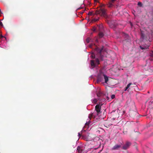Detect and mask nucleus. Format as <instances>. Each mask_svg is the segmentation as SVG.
<instances>
[{
    "instance_id": "1",
    "label": "nucleus",
    "mask_w": 153,
    "mask_h": 153,
    "mask_svg": "<svg viewBox=\"0 0 153 153\" xmlns=\"http://www.w3.org/2000/svg\"><path fill=\"white\" fill-rule=\"evenodd\" d=\"M98 14L100 15L101 16L104 17H106V10L105 9L101 8L99 10H96L95 13H93L92 12H89L88 14V15L89 16L93 15L94 16L95 15Z\"/></svg>"
},
{
    "instance_id": "2",
    "label": "nucleus",
    "mask_w": 153,
    "mask_h": 153,
    "mask_svg": "<svg viewBox=\"0 0 153 153\" xmlns=\"http://www.w3.org/2000/svg\"><path fill=\"white\" fill-rule=\"evenodd\" d=\"M103 49V46H102L101 48H99L98 47H97L95 48V50L98 53V54L99 55V58L102 60V58L103 57V56L101 55V53Z\"/></svg>"
},
{
    "instance_id": "3",
    "label": "nucleus",
    "mask_w": 153,
    "mask_h": 153,
    "mask_svg": "<svg viewBox=\"0 0 153 153\" xmlns=\"http://www.w3.org/2000/svg\"><path fill=\"white\" fill-rule=\"evenodd\" d=\"M90 135V134L88 133L85 134H82V138L86 141L91 140H92V138Z\"/></svg>"
},
{
    "instance_id": "4",
    "label": "nucleus",
    "mask_w": 153,
    "mask_h": 153,
    "mask_svg": "<svg viewBox=\"0 0 153 153\" xmlns=\"http://www.w3.org/2000/svg\"><path fill=\"white\" fill-rule=\"evenodd\" d=\"M138 114V113L136 111L132 110H130L129 115L130 117L134 118Z\"/></svg>"
},
{
    "instance_id": "5",
    "label": "nucleus",
    "mask_w": 153,
    "mask_h": 153,
    "mask_svg": "<svg viewBox=\"0 0 153 153\" xmlns=\"http://www.w3.org/2000/svg\"><path fill=\"white\" fill-rule=\"evenodd\" d=\"M101 109V106L99 104H97L95 107V111L97 112V114L98 115L99 114L101 113L100 109Z\"/></svg>"
},
{
    "instance_id": "6",
    "label": "nucleus",
    "mask_w": 153,
    "mask_h": 153,
    "mask_svg": "<svg viewBox=\"0 0 153 153\" xmlns=\"http://www.w3.org/2000/svg\"><path fill=\"white\" fill-rule=\"evenodd\" d=\"M77 151L78 153H84L83 147L81 146H78L77 148Z\"/></svg>"
},
{
    "instance_id": "7",
    "label": "nucleus",
    "mask_w": 153,
    "mask_h": 153,
    "mask_svg": "<svg viewBox=\"0 0 153 153\" xmlns=\"http://www.w3.org/2000/svg\"><path fill=\"white\" fill-rule=\"evenodd\" d=\"M122 146V144H116L112 148V150H117L119 149Z\"/></svg>"
},
{
    "instance_id": "8",
    "label": "nucleus",
    "mask_w": 153,
    "mask_h": 153,
    "mask_svg": "<svg viewBox=\"0 0 153 153\" xmlns=\"http://www.w3.org/2000/svg\"><path fill=\"white\" fill-rule=\"evenodd\" d=\"M115 0H110V1L107 4V6L109 8L112 7L114 5L113 3Z\"/></svg>"
},
{
    "instance_id": "9",
    "label": "nucleus",
    "mask_w": 153,
    "mask_h": 153,
    "mask_svg": "<svg viewBox=\"0 0 153 153\" xmlns=\"http://www.w3.org/2000/svg\"><path fill=\"white\" fill-rule=\"evenodd\" d=\"M130 145V143L128 142H126V144L123 146L122 149H123L126 150L129 147Z\"/></svg>"
},
{
    "instance_id": "10",
    "label": "nucleus",
    "mask_w": 153,
    "mask_h": 153,
    "mask_svg": "<svg viewBox=\"0 0 153 153\" xmlns=\"http://www.w3.org/2000/svg\"><path fill=\"white\" fill-rule=\"evenodd\" d=\"M104 74H103L101 75L98 76L97 80V82H101L103 81L104 79Z\"/></svg>"
},
{
    "instance_id": "11",
    "label": "nucleus",
    "mask_w": 153,
    "mask_h": 153,
    "mask_svg": "<svg viewBox=\"0 0 153 153\" xmlns=\"http://www.w3.org/2000/svg\"><path fill=\"white\" fill-rule=\"evenodd\" d=\"M141 37L143 39H146V40H147L148 38H146V37L145 36V35L142 32L141 33Z\"/></svg>"
},
{
    "instance_id": "12",
    "label": "nucleus",
    "mask_w": 153,
    "mask_h": 153,
    "mask_svg": "<svg viewBox=\"0 0 153 153\" xmlns=\"http://www.w3.org/2000/svg\"><path fill=\"white\" fill-rule=\"evenodd\" d=\"M149 45H144L143 47L141 46H140V48L142 50L147 49L149 48Z\"/></svg>"
},
{
    "instance_id": "13",
    "label": "nucleus",
    "mask_w": 153,
    "mask_h": 153,
    "mask_svg": "<svg viewBox=\"0 0 153 153\" xmlns=\"http://www.w3.org/2000/svg\"><path fill=\"white\" fill-rule=\"evenodd\" d=\"M104 78L105 79V83H107V82L108 81V78L107 76L105 75H104Z\"/></svg>"
},
{
    "instance_id": "14",
    "label": "nucleus",
    "mask_w": 153,
    "mask_h": 153,
    "mask_svg": "<svg viewBox=\"0 0 153 153\" xmlns=\"http://www.w3.org/2000/svg\"><path fill=\"white\" fill-rule=\"evenodd\" d=\"M94 113H92L89 115L88 118L90 119V120L92 117H95V116L94 115Z\"/></svg>"
},
{
    "instance_id": "15",
    "label": "nucleus",
    "mask_w": 153,
    "mask_h": 153,
    "mask_svg": "<svg viewBox=\"0 0 153 153\" xmlns=\"http://www.w3.org/2000/svg\"><path fill=\"white\" fill-rule=\"evenodd\" d=\"M104 34L102 32H100L99 33V36L100 38H102L103 37Z\"/></svg>"
},
{
    "instance_id": "16",
    "label": "nucleus",
    "mask_w": 153,
    "mask_h": 153,
    "mask_svg": "<svg viewBox=\"0 0 153 153\" xmlns=\"http://www.w3.org/2000/svg\"><path fill=\"white\" fill-rule=\"evenodd\" d=\"M99 17H98L97 18H94L92 20V22H96V21H98V20H99Z\"/></svg>"
},
{
    "instance_id": "17",
    "label": "nucleus",
    "mask_w": 153,
    "mask_h": 153,
    "mask_svg": "<svg viewBox=\"0 0 153 153\" xmlns=\"http://www.w3.org/2000/svg\"><path fill=\"white\" fill-rule=\"evenodd\" d=\"M91 65L92 66L95 67V65L94 63V61L91 60Z\"/></svg>"
},
{
    "instance_id": "18",
    "label": "nucleus",
    "mask_w": 153,
    "mask_h": 153,
    "mask_svg": "<svg viewBox=\"0 0 153 153\" xmlns=\"http://www.w3.org/2000/svg\"><path fill=\"white\" fill-rule=\"evenodd\" d=\"M102 95V94L100 91H99L97 93V95L98 97H101Z\"/></svg>"
},
{
    "instance_id": "19",
    "label": "nucleus",
    "mask_w": 153,
    "mask_h": 153,
    "mask_svg": "<svg viewBox=\"0 0 153 153\" xmlns=\"http://www.w3.org/2000/svg\"><path fill=\"white\" fill-rule=\"evenodd\" d=\"M95 62L98 65L99 64V61L98 59H96L95 60Z\"/></svg>"
},
{
    "instance_id": "20",
    "label": "nucleus",
    "mask_w": 153,
    "mask_h": 153,
    "mask_svg": "<svg viewBox=\"0 0 153 153\" xmlns=\"http://www.w3.org/2000/svg\"><path fill=\"white\" fill-rule=\"evenodd\" d=\"M137 5L141 7L142 6V5H143V4H142V3L141 2H139L138 3V4H137Z\"/></svg>"
},
{
    "instance_id": "21",
    "label": "nucleus",
    "mask_w": 153,
    "mask_h": 153,
    "mask_svg": "<svg viewBox=\"0 0 153 153\" xmlns=\"http://www.w3.org/2000/svg\"><path fill=\"white\" fill-rule=\"evenodd\" d=\"M90 40H91V39L90 38H89V37L87 38L86 39V42L88 43L89 42Z\"/></svg>"
},
{
    "instance_id": "22",
    "label": "nucleus",
    "mask_w": 153,
    "mask_h": 153,
    "mask_svg": "<svg viewBox=\"0 0 153 153\" xmlns=\"http://www.w3.org/2000/svg\"><path fill=\"white\" fill-rule=\"evenodd\" d=\"M132 84L131 83H129L127 86L126 87L128 89L129 87H130V86L132 85Z\"/></svg>"
},
{
    "instance_id": "23",
    "label": "nucleus",
    "mask_w": 153,
    "mask_h": 153,
    "mask_svg": "<svg viewBox=\"0 0 153 153\" xmlns=\"http://www.w3.org/2000/svg\"><path fill=\"white\" fill-rule=\"evenodd\" d=\"M91 56L93 59H94L95 58V55L94 54L92 53L91 55Z\"/></svg>"
},
{
    "instance_id": "24",
    "label": "nucleus",
    "mask_w": 153,
    "mask_h": 153,
    "mask_svg": "<svg viewBox=\"0 0 153 153\" xmlns=\"http://www.w3.org/2000/svg\"><path fill=\"white\" fill-rule=\"evenodd\" d=\"M1 10L0 9V16L1 15ZM0 26H3V24L1 22H0Z\"/></svg>"
},
{
    "instance_id": "25",
    "label": "nucleus",
    "mask_w": 153,
    "mask_h": 153,
    "mask_svg": "<svg viewBox=\"0 0 153 153\" xmlns=\"http://www.w3.org/2000/svg\"><path fill=\"white\" fill-rule=\"evenodd\" d=\"M82 131H81V132L82 133V134H80V133L79 132L78 133V136L79 137H80L81 136H82V135H81V134H82Z\"/></svg>"
},
{
    "instance_id": "26",
    "label": "nucleus",
    "mask_w": 153,
    "mask_h": 153,
    "mask_svg": "<svg viewBox=\"0 0 153 153\" xmlns=\"http://www.w3.org/2000/svg\"><path fill=\"white\" fill-rule=\"evenodd\" d=\"M93 102L94 103H96L97 102V100L96 99H94L93 100Z\"/></svg>"
},
{
    "instance_id": "27",
    "label": "nucleus",
    "mask_w": 153,
    "mask_h": 153,
    "mask_svg": "<svg viewBox=\"0 0 153 153\" xmlns=\"http://www.w3.org/2000/svg\"><path fill=\"white\" fill-rule=\"evenodd\" d=\"M90 123V121L89 120L88 121V122H87L85 123V126H86V125L88 126V125L89 124V123Z\"/></svg>"
},
{
    "instance_id": "28",
    "label": "nucleus",
    "mask_w": 153,
    "mask_h": 153,
    "mask_svg": "<svg viewBox=\"0 0 153 153\" xmlns=\"http://www.w3.org/2000/svg\"><path fill=\"white\" fill-rule=\"evenodd\" d=\"M115 97V95H114V94L112 95L111 96V97L112 99H114V98Z\"/></svg>"
},
{
    "instance_id": "29",
    "label": "nucleus",
    "mask_w": 153,
    "mask_h": 153,
    "mask_svg": "<svg viewBox=\"0 0 153 153\" xmlns=\"http://www.w3.org/2000/svg\"><path fill=\"white\" fill-rule=\"evenodd\" d=\"M152 16L153 17V18H152V20L153 21V10H152Z\"/></svg>"
},
{
    "instance_id": "30",
    "label": "nucleus",
    "mask_w": 153,
    "mask_h": 153,
    "mask_svg": "<svg viewBox=\"0 0 153 153\" xmlns=\"http://www.w3.org/2000/svg\"><path fill=\"white\" fill-rule=\"evenodd\" d=\"M127 89H128V88H126H126H125L124 91H126L127 90Z\"/></svg>"
},
{
    "instance_id": "31",
    "label": "nucleus",
    "mask_w": 153,
    "mask_h": 153,
    "mask_svg": "<svg viewBox=\"0 0 153 153\" xmlns=\"http://www.w3.org/2000/svg\"><path fill=\"white\" fill-rule=\"evenodd\" d=\"M82 8V7H79V8H78L77 9V10H80Z\"/></svg>"
},
{
    "instance_id": "32",
    "label": "nucleus",
    "mask_w": 153,
    "mask_h": 153,
    "mask_svg": "<svg viewBox=\"0 0 153 153\" xmlns=\"http://www.w3.org/2000/svg\"><path fill=\"white\" fill-rule=\"evenodd\" d=\"M3 37H4L2 36H1V39L2 38H3Z\"/></svg>"
},
{
    "instance_id": "33",
    "label": "nucleus",
    "mask_w": 153,
    "mask_h": 153,
    "mask_svg": "<svg viewBox=\"0 0 153 153\" xmlns=\"http://www.w3.org/2000/svg\"><path fill=\"white\" fill-rule=\"evenodd\" d=\"M97 0H95V1H96H96H97Z\"/></svg>"
},
{
    "instance_id": "34",
    "label": "nucleus",
    "mask_w": 153,
    "mask_h": 153,
    "mask_svg": "<svg viewBox=\"0 0 153 153\" xmlns=\"http://www.w3.org/2000/svg\"><path fill=\"white\" fill-rule=\"evenodd\" d=\"M84 12H82V13H81L82 14V13H83Z\"/></svg>"
},
{
    "instance_id": "35",
    "label": "nucleus",
    "mask_w": 153,
    "mask_h": 153,
    "mask_svg": "<svg viewBox=\"0 0 153 153\" xmlns=\"http://www.w3.org/2000/svg\"><path fill=\"white\" fill-rule=\"evenodd\" d=\"M105 6V5L104 4H103L102 5V6Z\"/></svg>"
},
{
    "instance_id": "36",
    "label": "nucleus",
    "mask_w": 153,
    "mask_h": 153,
    "mask_svg": "<svg viewBox=\"0 0 153 153\" xmlns=\"http://www.w3.org/2000/svg\"><path fill=\"white\" fill-rule=\"evenodd\" d=\"M152 53H153V51H152Z\"/></svg>"
}]
</instances>
